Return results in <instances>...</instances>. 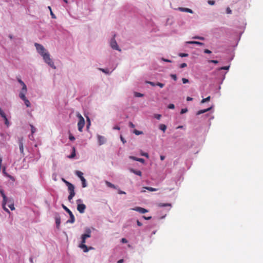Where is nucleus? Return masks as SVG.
<instances>
[{
	"instance_id": "nucleus-1",
	"label": "nucleus",
	"mask_w": 263,
	"mask_h": 263,
	"mask_svg": "<svg viewBox=\"0 0 263 263\" xmlns=\"http://www.w3.org/2000/svg\"><path fill=\"white\" fill-rule=\"evenodd\" d=\"M91 230L90 228L86 229V234H83L81 236L82 241L81 243L79 245V247L83 250L84 252H87L89 250L93 249V248L90 247L89 248L85 244L86 242V239L91 237Z\"/></svg>"
},
{
	"instance_id": "nucleus-2",
	"label": "nucleus",
	"mask_w": 263,
	"mask_h": 263,
	"mask_svg": "<svg viewBox=\"0 0 263 263\" xmlns=\"http://www.w3.org/2000/svg\"><path fill=\"white\" fill-rule=\"evenodd\" d=\"M44 61L49 65L50 67L53 68V69H55L56 67L54 64L53 62L50 59L49 53L47 51L45 53L42 55Z\"/></svg>"
},
{
	"instance_id": "nucleus-3",
	"label": "nucleus",
	"mask_w": 263,
	"mask_h": 263,
	"mask_svg": "<svg viewBox=\"0 0 263 263\" xmlns=\"http://www.w3.org/2000/svg\"><path fill=\"white\" fill-rule=\"evenodd\" d=\"M62 206L63 208L64 209V210L67 212V214H69V216H70V219L67 220V222L73 223L75 221V218H74L73 214H72L71 211L68 208H67L65 205H64V204H62Z\"/></svg>"
},
{
	"instance_id": "nucleus-4",
	"label": "nucleus",
	"mask_w": 263,
	"mask_h": 263,
	"mask_svg": "<svg viewBox=\"0 0 263 263\" xmlns=\"http://www.w3.org/2000/svg\"><path fill=\"white\" fill-rule=\"evenodd\" d=\"M77 117L79 119V122L78 123V129L80 132H82V129L85 125V120L84 118L80 114H78Z\"/></svg>"
},
{
	"instance_id": "nucleus-5",
	"label": "nucleus",
	"mask_w": 263,
	"mask_h": 263,
	"mask_svg": "<svg viewBox=\"0 0 263 263\" xmlns=\"http://www.w3.org/2000/svg\"><path fill=\"white\" fill-rule=\"evenodd\" d=\"M68 189L69 192L68 199V200L70 201L75 195L74 186L72 184H69V185L68 186Z\"/></svg>"
},
{
	"instance_id": "nucleus-6",
	"label": "nucleus",
	"mask_w": 263,
	"mask_h": 263,
	"mask_svg": "<svg viewBox=\"0 0 263 263\" xmlns=\"http://www.w3.org/2000/svg\"><path fill=\"white\" fill-rule=\"evenodd\" d=\"M34 45L36 47L37 52L41 55L47 52L44 46L42 45L39 44L38 43H35Z\"/></svg>"
},
{
	"instance_id": "nucleus-7",
	"label": "nucleus",
	"mask_w": 263,
	"mask_h": 263,
	"mask_svg": "<svg viewBox=\"0 0 263 263\" xmlns=\"http://www.w3.org/2000/svg\"><path fill=\"white\" fill-rule=\"evenodd\" d=\"M0 193L3 198V207L4 209V210H5L6 212H9V210L6 209L5 208V205L7 203V198L6 197V196L5 195V193H4V192L3 190H0Z\"/></svg>"
},
{
	"instance_id": "nucleus-8",
	"label": "nucleus",
	"mask_w": 263,
	"mask_h": 263,
	"mask_svg": "<svg viewBox=\"0 0 263 263\" xmlns=\"http://www.w3.org/2000/svg\"><path fill=\"white\" fill-rule=\"evenodd\" d=\"M76 174L80 178V179L81 180L82 182V186L83 187H85L86 186V180L84 178V177H83V173L80 171H77L76 172Z\"/></svg>"
},
{
	"instance_id": "nucleus-9",
	"label": "nucleus",
	"mask_w": 263,
	"mask_h": 263,
	"mask_svg": "<svg viewBox=\"0 0 263 263\" xmlns=\"http://www.w3.org/2000/svg\"><path fill=\"white\" fill-rule=\"evenodd\" d=\"M26 93H20L19 97L20 98L24 101L25 104L27 107L30 106V103L29 101L25 97V95Z\"/></svg>"
},
{
	"instance_id": "nucleus-10",
	"label": "nucleus",
	"mask_w": 263,
	"mask_h": 263,
	"mask_svg": "<svg viewBox=\"0 0 263 263\" xmlns=\"http://www.w3.org/2000/svg\"><path fill=\"white\" fill-rule=\"evenodd\" d=\"M115 35H114V37L111 40V41L110 43V46L114 49L121 51V49H119V48L118 46L117 43L115 39Z\"/></svg>"
},
{
	"instance_id": "nucleus-11",
	"label": "nucleus",
	"mask_w": 263,
	"mask_h": 263,
	"mask_svg": "<svg viewBox=\"0 0 263 263\" xmlns=\"http://www.w3.org/2000/svg\"><path fill=\"white\" fill-rule=\"evenodd\" d=\"M23 138H20L18 139V145H19V148L20 152L21 154H22L23 156L24 155V143H23Z\"/></svg>"
},
{
	"instance_id": "nucleus-12",
	"label": "nucleus",
	"mask_w": 263,
	"mask_h": 263,
	"mask_svg": "<svg viewBox=\"0 0 263 263\" xmlns=\"http://www.w3.org/2000/svg\"><path fill=\"white\" fill-rule=\"evenodd\" d=\"M17 81L22 86V88L20 93H26L27 92V86L24 82L20 79L18 78Z\"/></svg>"
},
{
	"instance_id": "nucleus-13",
	"label": "nucleus",
	"mask_w": 263,
	"mask_h": 263,
	"mask_svg": "<svg viewBox=\"0 0 263 263\" xmlns=\"http://www.w3.org/2000/svg\"><path fill=\"white\" fill-rule=\"evenodd\" d=\"M132 210L133 211L138 212L142 214H144L148 212V210H147L146 209L139 206L135 207L134 208L132 209Z\"/></svg>"
},
{
	"instance_id": "nucleus-14",
	"label": "nucleus",
	"mask_w": 263,
	"mask_h": 263,
	"mask_svg": "<svg viewBox=\"0 0 263 263\" xmlns=\"http://www.w3.org/2000/svg\"><path fill=\"white\" fill-rule=\"evenodd\" d=\"M86 205L84 204H78L77 205V210L80 213H84L85 210L86 209Z\"/></svg>"
},
{
	"instance_id": "nucleus-15",
	"label": "nucleus",
	"mask_w": 263,
	"mask_h": 263,
	"mask_svg": "<svg viewBox=\"0 0 263 263\" xmlns=\"http://www.w3.org/2000/svg\"><path fill=\"white\" fill-rule=\"evenodd\" d=\"M98 140L100 145L103 144L105 141V138L103 136L100 135H98Z\"/></svg>"
},
{
	"instance_id": "nucleus-16",
	"label": "nucleus",
	"mask_w": 263,
	"mask_h": 263,
	"mask_svg": "<svg viewBox=\"0 0 263 263\" xmlns=\"http://www.w3.org/2000/svg\"><path fill=\"white\" fill-rule=\"evenodd\" d=\"M179 10L182 12H188V13H193V11H192V10H191L189 8L180 7V8H179Z\"/></svg>"
},
{
	"instance_id": "nucleus-17",
	"label": "nucleus",
	"mask_w": 263,
	"mask_h": 263,
	"mask_svg": "<svg viewBox=\"0 0 263 263\" xmlns=\"http://www.w3.org/2000/svg\"><path fill=\"white\" fill-rule=\"evenodd\" d=\"M212 107H210L206 109H201V110H199L197 112V115H201L202 114H203V113H205L209 110H210L211 109H212Z\"/></svg>"
},
{
	"instance_id": "nucleus-18",
	"label": "nucleus",
	"mask_w": 263,
	"mask_h": 263,
	"mask_svg": "<svg viewBox=\"0 0 263 263\" xmlns=\"http://www.w3.org/2000/svg\"><path fill=\"white\" fill-rule=\"evenodd\" d=\"M55 223L57 228H59L61 223V218L59 215H57L55 217Z\"/></svg>"
},
{
	"instance_id": "nucleus-19",
	"label": "nucleus",
	"mask_w": 263,
	"mask_h": 263,
	"mask_svg": "<svg viewBox=\"0 0 263 263\" xmlns=\"http://www.w3.org/2000/svg\"><path fill=\"white\" fill-rule=\"evenodd\" d=\"M129 158L130 159H133V160H134L140 162L141 163H144V160L143 158H136V157H134V156H130Z\"/></svg>"
},
{
	"instance_id": "nucleus-20",
	"label": "nucleus",
	"mask_w": 263,
	"mask_h": 263,
	"mask_svg": "<svg viewBox=\"0 0 263 263\" xmlns=\"http://www.w3.org/2000/svg\"><path fill=\"white\" fill-rule=\"evenodd\" d=\"M130 172H132V173H134L135 174L137 175H138L139 176H141L142 175V173L141 171H137V170H135L133 168L130 169Z\"/></svg>"
},
{
	"instance_id": "nucleus-21",
	"label": "nucleus",
	"mask_w": 263,
	"mask_h": 263,
	"mask_svg": "<svg viewBox=\"0 0 263 263\" xmlns=\"http://www.w3.org/2000/svg\"><path fill=\"white\" fill-rule=\"evenodd\" d=\"M189 44H196L199 45H203V43L197 41H190L187 42Z\"/></svg>"
},
{
	"instance_id": "nucleus-22",
	"label": "nucleus",
	"mask_w": 263,
	"mask_h": 263,
	"mask_svg": "<svg viewBox=\"0 0 263 263\" xmlns=\"http://www.w3.org/2000/svg\"><path fill=\"white\" fill-rule=\"evenodd\" d=\"M3 174L7 177L10 178L11 179H13V177L9 175L8 174H7L6 172V167H4L3 168Z\"/></svg>"
},
{
	"instance_id": "nucleus-23",
	"label": "nucleus",
	"mask_w": 263,
	"mask_h": 263,
	"mask_svg": "<svg viewBox=\"0 0 263 263\" xmlns=\"http://www.w3.org/2000/svg\"><path fill=\"white\" fill-rule=\"evenodd\" d=\"M158 206L159 207H164V206H171V204L170 203H159L158 204Z\"/></svg>"
},
{
	"instance_id": "nucleus-24",
	"label": "nucleus",
	"mask_w": 263,
	"mask_h": 263,
	"mask_svg": "<svg viewBox=\"0 0 263 263\" xmlns=\"http://www.w3.org/2000/svg\"><path fill=\"white\" fill-rule=\"evenodd\" d=\"M144 189L151 191V192H154L158 191V189L153 188L152 187H144Z\"/></svg>"
},
{
	"instance_id": "nucleus-25",
	"label": "nucleus",
	"mask_w": 263,
	"mask_h": 263,
	"mask_svg": "<svg viewBox=\"0 0 263 263\" xmlns=\"http://www.w3.org/2000/svg\"><path fill=\"white\" fill-rule=\"evenodd\" d=\"M159 129L165 132L166 129V126L164 124H161L159 125Z\"/></svg>"
},
{
	"instance_id": "nucleus-26",
	"label": "nucleus",
	"mask_w": 263,
	"mask_h": 263,
	"mask_svg": "<svg viewBox=\"0 0 263 263\" xmlns=\"http://www.w3.org/2000/svg\"><path fill=\"white\" fill-rule=\"evenodd\" d=\"M106 184L107 185V186L109 187H111V188H113V189H116V186L114 184H112L111 183L108 182V181H106Z\"/></svg>"
},
{
	"instance_id": "nucleus-27",
	"label": "nucleus",
	"mask_w": 263,
	"mask_h": 263,
	"mask_svg": "<svg viewBox=\"0 0 263 263\" xmlns=\"http://www.w3.org/2000/svg\"><path fill=\"white\" fill-rule=\"evenodd\" d=\"M210 96H209L207 98H204V99H203L201 101V103H204L206 102H208V101H209L210 100Z\"/></svg>"
},
{
	"instance_id": "nucleus-28",
	"label": "nucleus",
	"mask_w": 263,
	"mask_h": 263,
	"mask_svg": "<svg viewBox=\"0 0 263 263\" xmlns=\"http://www.w3.org/2000/svg\"><path fill=\"white\" fill-rule=\"evenodd\" d=\"M134 96L136 97H142L143 96V95L139 92H135L134 93Z\"/></svg>"
},
{
	"instance_id": "nucleus-29",
	"label": "nucleus",
	"mask_w": 263,
	"mask_h": 263,
	"mask_svg": "<svg viewBox=\"0 0 263 263\" xmlns=\"http://www.w3.org/2000/svg\"><path fill=\"white\" fill-rule=\"evenodd\" d=\"M230 68V66H223L220 67L219 70H228Z\"/></svg>"
},
{
	"instance_id": "nucleus-30",
	"label": "nucleus",
	"mask_w": 263,
	"mask_h": 263,
	"mask_svg": "<svg viewBox=\"0 0 263 263\" xmlns=\"http://www.w3.org/2000/svg\"><path fill=\"white\" fill-rule=\"evenodd\" d=\"M8 206L9 208L12 210H14L15 209V208H14V204L13 203H10L9 204H8Z\"/></svg>"
},
{
	"instance_id": "nucleus-31",
	"label": "nucleus",
	"mask_w": 263,
	"mask_h": 263,
	"mask_svg": "<svg viewBox=\"0 0 263 263\" xmlns=\"http://www.w3.org/2000/svg\"><path fill=\"white\" fill-rule=\"evenodd\" d=\"M134 132L136 135H139L143 133L142 132L137 130H135Z\"/></svg>"
},
{
	"instance_id": "nucleus-32",
	"label": "nucleus",
	"mask_w": 263,
	"mask_h": 263,
	"mask_svg": "<svg viewBox=\"0 0 263 263\" xmlns=\"http://www.w3.org/2000/svg\"><path fill=\"white\" fill-rule=\"evenodd\" d=\"M208 62L209 63H214V64L218 63V61L217 60H209Z\"/></svg>"
},
{
	"instance_id": "nucleus-33",
	"label": "nucleus",
	"mask_w": 263,
	"mask_h": 263,
	"mask_svg": "<svg viewBox=\"0 0 263 263\" xmlns=\"http://www.w3.org/2000/svg\"><path fill=\"white\" fill-rule=\"evenodd\" d=\"M154 117L155 118H156L158 120H160L161 118V115L160 114H155L154 115Z\"/></svg>"
},
{
	"instance_id": "nucleus-34",
	"label": "nucleus",
	"mask_w": 263,
	"mask_h": 263,
	"mask_svg": "<svg viewBox=\"0 0 263 263\" xmlns=\"http://www.w3.org/2000/svg\"><path fill=\"white\" fill-rule=\"evenodd\" d=\"M179 55L180 57H186L188 56V54L184 53H179Z\"/></svg>"
},
{
	"instance_id": "nucleus-35",
	"label": "nucleus",
	"mask_w": 263,
	"mask_h": 263,
	"mask_svg": "<svg viewBox=\"0 0 263 263\" xmlns=\"http://www.w3.org/2000/svg\"><path fill=\"white\" fill-rule=\"evenodd\" d=\"M186 66H187V64L185 63H182L179 65V67L181 68L186 67Z\"/></svg>"
},
{
	"instance_id": "nucleus-36",
	"label": "nucleus",
	"mask_w": 263,
	"mask_h": 263,
	"mask_svg": "<svg viewBox=\"0 0 263 263\" xmlns=\"http://www.w3.org/2000/svg\"><path fill=\"white\" fill-rule=\"evenodd\" d=\"M156 85L159 86L161 88L163 87L164 86V84L160 83V82H157L156 83Z\"/></svg>"
},
{
	"instance_id": "nucleus-37",
	"label": "nucleus",
	"mask_w": 263,
	"mask_h": 263,
	"mask_svg": "<svg viewBox=\"0 0 263 263\" xmlns=\"http://www.w3.org/2000/svg\"><path fill=\"white\" fill-rule=\"evenodd\" d=\"M187 111V108H183L181 110L180 114H183Z\"/></svg>"
},
{
	"instance_id": "nucleus-38",
	"label": "nucleus",
	"mask_w": 263,
	"mask_h": 263,
	"mask_svg": "<svg viewBox=\"0 0 263 263\" xmlns=\"http://www.w3.org/2000/svg\"><path fill=\"white\" fill-rule=\"evenodd\" d=\"M30 126H31V133L33 134L35 132V128L32 125H31Z\"/></svg>"
},
{
	"instance_id": "nucleus-39",
	"label": "nucleus",
	"mask_w": 263,
	"mask_h": 263,
	"mask_svg": "<svg viewBox=\"0 0 263 263\" xmlns=\"http://www.w3.org/2000/svg\"><path fill=\"white\" fill-rule=\"evenodd\" d=\"M69 139L71 141H73L75 139V138L73 135H72L71 134H70L69 136Z\"/></svg>"
},
{
	"instance_id": "nucleus-40",
	"label": "nucleus",
	"mask_w": 263,
	"mask_h": 263,
	"mask_svg": "<svg viewBox=\"0 0 263 263\" xmlns=\"http://www.w3.org/2000/svg\"><path fill=\"white\" fill-rule=\"evenodd\" d=\"M4 121H5V124L6 125V126L7 127H8L9 126L10 124H9V122L8 119L6 118V120Z\"/></svg>"
},
{
	"instance_id": "nucleus-41",
	"label": "nucleus",
	"mask_w": 263,
	"mask_h": 263,
	"mask_svg": "<svg viewBox=\"0 0 263 263\" xmlns=\"http://www.w3.org/2000/svg\"><path fill=\"white\" fill-rule=\"evenodd\" d=\"M182 81L183 84H185L189 82V80L185 78H182Z\"/></svg>"
},
{
	"instance_id": "nucleus-42",
	"label": "nucleus",
	"mask_w": 263,
	"mask_h": 263,
	"mask_svg": "<svg viewBox=\"0 0 263 263\" xmlns=\"http://www.w3.org/2000/svg\"><path fill=\"white\" fill-rule=\"evenodd\" d=\"M168 108L170 109H174L175 108V105L173 104H170L168 106Z\"/></svg>"
},
{
	"instance_id": "nucleus-43",
	"label": "nucleus",
	"mask_w": 263,
	"mask_h": 263,
	"mask_svg": "<svg viewBox=\"0 0 263 263\" xmlns=\"http://www.w3.org/2000/svg\"><path fill=\"white\" fill-rule=\"evenodd\" d=\"M146 83H148V84H149L152 86H155L156 85V84L154 83L153 82L147 81V82H146Z\"/></svg>"
},
{
	"instance_id": "nucleus-44",
	"label": "nucleus",
	"mask_w": 263,
	"mask_h": 263,
	"mask_svg": "<svg viewBox=\"0 0 263 263\" xmlns=\"http://www.w3.org/2000/svg\"><path fill=\"white\" fill-rule=\"evenodd\" d=\"M226 12L228 14H231L232 13V10L228 7L227 8Z\"/></svg>"
},
{
	"instance_id": "nucleus-45",
	"label": "nucleus",
	"mask_w": 263,
	"mask_h": 263,
	"mask_svg": "<svg viewBox=\"0 0 263 263\" xmlns=\"http://www.w3.org/2000/svg\"><path fill=\"white\" fill-rule=\"evenodd\" d=\"M100 70L101 71H102V72L105 73H108V69H105L100 68Z\"/></svg>"
},
{
	"instance_id": "nucleus-46",
	"label": "nucleus",
	"mask_w": 263,
	"mask_h": 263,
	"mask_svg": "<svg viewBox=\"0 0 263 263\" xmlns=\"http://www.w3.org/2000/svg\"><path fill=\"white\" fill-rule=\"evenodd\" d=\"M75 155H76L75 150H74V148H73V153L69 157L70 158H73L75 156Z\"/></svg>"
},
{
	"instance_id": "nucleus-47",
	"label": "nucleus",
	"mask_w": 263,
	"mask_h": 263,
	"mask_svg": "<svg viewBox=\"0 0 263 263\" xmlns=\"http://www.w3.org/2000/svg\"><path fill=\"white\" fill-rule=\"evenodd\" d=\"M171 77L175 81L177 80V76L176 74H171Z\"/></svg>"
},
{
	"instance_id": "nucleus-48",
	"label": "nucleus",
	"mask_w": 263,
	"mask_h": 263,
	"mask_svg": "<svg viewBox=\"0 0 263 263\" xmlns=\"http://www.w3.org/2000/svg\"><path fill=\"white\" fill-rule=\"evenodd\" d=\"M208 4L211 5H213L215 4V1H208Z\"/></svg>"
},
{
	"instance_id": "nucleus-49",
	"label": "nucleus",
	"mask_w": 263,
	"mask_h": 263,
	"mask_svg": "<svg viewBox=\"0 0 263 263\" xmlns=\"http://www.w3.org/2000/svg\"><path fill=\"white\" fill-rule=\"evenodd\" d=\"M204 52L205 53H208V54H210L212 52L211 51H210V50L209 49H205L204 50Z\"/></svg>"
},
{
	"instance_id": "nucleus-50",
	"label": "nucleus",
	"mask_w": 263,
	"mask_h": 263,
	"mask_svg": "<svg viewBox=\"0 0 263 263\" xmlns=\"http://www.w3.org/2000/svg\"><path fill=\"white\" fill-rule=\"evenodd\" d=\"M194 39H197L201 40H204V38L203 37H200V36H195L194 37Z\"/></svg>"
},
{
	"instance_id": "nucleus-51",
	"label": "nucleus",
	"mask_w": 263,
	"mask_h": 263,
	"mask_svg": "<svg viewBox=\"0 0 263 263\" xmlns=\"http://www.w3.org/2000/svg\"><path fill=\"white\" fill-rule=\"evenodd\" d=\"M121 242L122 243H127V240H126V239L123 238H122Z\"/></svg>"
},
{
	"instance_id": "nucleus-52",
	"label": "nucleus",
	"mask_w": 263,
	"mask_h": 263,
	"mask_svg": "<svg viewBox=\"0 0 263 263\" xmlns=\"http://www.w3.org/2000/svg\"><path fill=\"white\" fill-rule=\"evenodd\" d=\"M143 218L144 219H145V220H149V219H151L152 218V217H151V216H149V217H146V216H143Z\"/></svg>"
},
{
	"instance_id": "nucleus-53",
	"label": "nucleus",
	"mask_w": 263,
	"mask_h": 263,
	"mask_svg": "<svg viewBox=\"0 0 263 263\" xmlns=\"http://www.w3.org/2000/svg\"><path fill=\"white\" fill-rule=\"evenodd\" d=\"M64 182L65 183V184L67 185V186H68L69 185V184H71V183L69 182L68 181L64 180V179H63Z\"/></svg>"
},
{
	"instance_id": "nucleus-54",
	"label": "nucleus",
	"mask_w": 263,
	"mask_h": 263,
	"mask_svg": "<svg viewBox=\"0 0 263 263\" xmlns=\"http://www.w3.org/2000/svg\"><path fill=\"white\" fill-rule=\"evenodd\" d=\"M137 224L139 227L142 225V223L141 222H140L138 220H137Z\"/></svg>"
},
{
	"instance_id": "nucleus-55",
	"label": "nucleus",
	"mask_w": 263,
	"mask_h": 263,
	"mask_svg": "<svg viewBox=\"0 0 263 263\" xmlns=\"http://www.w3.org/2000/svg\"><path fill=\"white\" fill-rule=\"evenodd\" d=\"M50 14L52 18H55L56 17L55 15L53 14V13L52 12V11H50Z\"/></svg>"
},
{
	"instance_id": "nucleus-56",
	"label": "nucleus",
	"mask_w": 263,
	"mask_h": 263,
	"mask_svg": "<svg viewBox=\"0 0 263 263\" xmlns=\"http://www.w3.org/2000/svg\"><path fill=\"white\" fill-rule=\"evenodd\" d=\"M118 193H119V194H126V193H125V192H124V191H121V190H119V191H118Z\"/></svg>"
},
{
	"instance_id": "nucleus-57",
	"label": "nucleus",
	"mask_w": 263,
	"mask_h": 263,
	"mask_svg": "<svg viewBox=\"0 0 263 263\" xmlns=\"http://www.w3.org/2000/svg\"><path fill=\"white\" fill-rule=\"evenodd\" d=\"M4 114H5V112L1 109V108H0V115L1 117Z\"/></svg>"
},
{
	"instance_id": "nucleus-58",
	"label": "nucleus",
	"mask_w": 263,
	"mask_h": 263,
	"mask_svg": "<svg viewBox=\"0 0 263 263\" xmlns=\"http://www.w3.org/2000/svg\"><path fill=\"white\" fill-rule=\"evenodd\" d=\"M186 100H187V101H192V100H193V98H191V97H187L186 98Z\"/></svg>"
},
{
	"instance_id": "nucleus-59",
	"label": "nucleus",
	"mask_w": 263,
	"mask_h": 263,
	"mask_svg": "<svg viewBox=\"0 0 263 263\" xmlns=\"http://www.w3.org/2000/svg\"><path fill=\"white\" fill-rule=\"evenodd\" d=\"M113 129H117V130H120V128L118 126H116L113 127Z\"/></svg>"
},
{
	"instance_id": "nucleus-60",
	"label": "nucleus",
	"mask_w": 263,
	"mask_h": 263,
	"mask_svg": "<svg viewBox=\"0 0 263 263\" xmlns=\"http://www.w3.org/2000/svg\"><path fill=\"white\" fill-rule=\"evenodd\" d=\"M129 126L132 128L135 127L134 124L132 122H129Z\"/></svg>"
},
{
	"instance_id": "nucleus-61",
	"label": "nucleus",
	"mask_w": 263,
	"mask_h": 263,
	"mask_svg": "<svg viewBox=\"0 0 263 263\" xmlns=\"http://www.w3.org/2000/svg\"><path fill=\"white\" fill-rule=\"evenodd\" d=\"M121 140L123 142V143H125L126 142V141L124 139V138L121 136Z\"/></svg>"
},
{
	"instance_id": "nucleus-62",
	"label": "nucleus",
	"mask_w": 263,
	"mask_h": 263,
	"mask_svg": "<svg viewBox=\"0 0 263 263\" xmlns=\"http://www.w3.org/2000/svg\"><path fill=\"white\" fill-rule=\"evenodd\" d=\"M164 159H165V156H162V155L160 156V159H161V160L163 161V160H164Z\"/></svg>"
},
{
	"instance_id": "nucleus-63",
	"label": "nucleus",
	"mask_w": 263,
	"mask_h": 263,
	"mask_svg": "<svg viewBox=\"0 0 263 263\" xmlns=\"http://www.w3.org/2000/svg\"><path fill=\"white\" fill-rule=\"evenodd\" d=\"M2 117L4 119V120H6V118H7L5 114L3 115V116H2Z\"/></svg>"
},
{
	"instance_id": "nucleus-64",
	"label": "nucleus",
	"mask_w": 263,
	"mask_h": 263,
	"mask_svg": "<svg viewBox=\"0 0 263 263\" xmlns=\"http://www.w3.org/2000/svg\"><path fill=\"white\" fill-rule=\"evenodd\" d=\"M2 117L4 119V120H6V118H7L5 114L3 115V116H2Z\"/></svg>"
}]
</instances>
